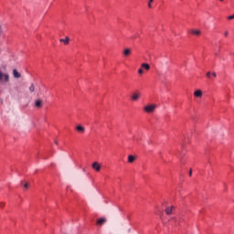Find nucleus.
I'll return each instance as SVG.
<instances>
[{
    "instance_id": "f257e3e1",
    "label": "nucleus",
    "mask_w": 234,
    "mask_h": 234,
    "mask_svg": "<svg viewBox=\"0 0 234 234\" xmlns=\"http://www.w3.org/2000/svg\"><path fill=\"white\" fill-rule=\"evenodd\" d=\"M10 81V74L0 70V83H8Z\"/></svg>"
},
{
    "instance_id": "f03ea898",
    "label": "nucleus",
    "mask_w": 234,
    "mask_h": 234,
    "mask_svg": "<svg viewBox=\"0 0 234 234\" xmlns=\"http://www.w3.org/2000/svg\"><path fill=\"white\" fill-rule=\"evenodd\" d=\"M156 109V105L154 104H150L144 107V112H154V110Z\"/></svg>"
},
{
    "instance_id": "7ed1b4c3",
    "label": "nucleus",
    "mask_w": 234,
    "mask_h": 234,
    "mask_svg": "<svg viewBox=\"0 0 234 234\" xmlns=\"http://www.w3.org/2000/svg\"><path fill=\"white\" fill-rule=\"evenodd\" d=\"M91 167L92 169H94V171H97V173H100V171H101V165L98 162L92 163Z\"/></svg>"
},
{
    "instance_id": "20e7f679",
    "label": "nucleus",
    "mask_w": 234,
    "mask_h": 234,
    "mask_svg": "<svg viewBox=\"0 0 234 234\" xmlns=\"http://www.w3.org/2000/svg\"><path fill=\"white\" fill-rule=\"evenodd\" d=\"M141 96H142V93L135 92V93H133V95L131 96V99L133 101H138V100H140Z\"/></svg>"
},
{
    "instance_id": "39448f33",
    "label": "nucleus",
    "mask_w": 234,
    "mask_h": 234,
    "mask_svg": "<svg viewBox=\"0 0 234 234\" xmlns=\"http://www.w3.org/2000/svg\"><path fill=\"white\" fill-rule=\"evenodd\" d=\"M190 34H192V36H196L197 37H198L202 34V31H200V29H191Z\"/></svg>"
},
{
    "instance_id": "423d86ee",
    "label": "nucleus",
    "mask_w": 234,
    "mask_h": 234,
    "mask_svg": "<svg viewBox=\"0 0 234 234\" xmlns=\"http://www.w3.org/2000/svg\"><path fill=\"white\" fill-rule=\"evenodd\" d=\"M173 211H175V207H174V206L167 207L165 209V213L166 215H173Z\"/></svg>"
},
{
    "instance_id": "0eeeda50",
    "label": "nucleus",
    "mask_w": 234,
    "mask_h": 234,
    "mask_svg": "<svg viewBox=\"0 0 234 234\" xmlns=\"http://www.w3.org/2000/svg\"><path fill=\"white\" fill-rule=\"evenodd\" d=\"M35 106L37 107V109H41V107H43V100L41 99L36 100Z\"/></svg>"
},
{
    "instance_id": "6e6552de",
    "label": "nucleus",
    "mask_w": 234,
    "mask_h": 234,
    "mask_svg": "<svg viewBox=\"0 0 234 234\" xmlns=\"http://www.w3.org/2000/svg\"><path fill=\"white\" fill-rule=\"evenodd\" d=\"M13 76L16 80H19V78H21V73H19V71H17V69H13Z\"/></svg>"
},
{
    "instance_id": "1a4fd4ad",
    "label": "nucleus",
    "mask_w": 234,
    "mask_h": 234,
    "mask_svg": "<svg viewBox=\"0 0 234 234\" xmlns=\"http://www.w3.org/2000/svg\"><path fill=\"white\" fill-rule=\"evenodd\" d=\"M105 222H107V219L105 218H101L97 220L98 226H103V224H105Z\"/></svg>"
},
{
    "instance_id": "9d476101",
    "label": "nucleus",
    "mask_w": 234,
    "mask_h": 234,
    "mask_svg": "<svg viewBox=\"0 0 234 234\" xmlns=\"http://www.w3.org/2000/svg\"><path fill=\"white\" fill-rule=\"evenodd\" d=\"M59 41L60 43H64V45H69L70 38H69V37H66L65 38H60Z\"/></svg>"
},
{
    "instance_id": "9b49d317",
    "label": "nucleus",
    "mask_w": 234,
    "mask_h": 234,
    "mask_svg": "<svg viewBox=\"0 0 234 234\" xmlns=\"http://www.w3.org/2000/svg\"><path fill=\"white\" fill-rule=\"evenodd\" d=\"M194 96H195L196 98H202V90H196V91L194 92Z\"/></svg>"
},
{
    "instance_id": "f8f14e48",
    "label": "nucleus",
    "mask_w": 234,
    "mask_h": 234,
    "mask_svg": "<svg viewBox=\"0 0 234 234\" xmlns=\"http://www.w3.org/2000/svg\"><path fill=\"white\" fill-rule=\"evenodd\" d=\"M76 130L78 131V133H85V127H83L82 125H78L76 127Z\"/></svg>"
},
{
    "instance_id": "ddd939ff",
    "label": "nucleus",
    "mask_w": 234,
    "mask_h": 234,
    "mask_svg": "<svg viewBox=\"0 0 234 234\" xmlns=\"http://www.w3.org/2000/svg\"><path fill=\"white\" fill-rule=\"evenodd\" d=\"M123 56H125L126 58L131 56V48H125L123 50Z\"/></svg>"
},
{
    "instance_id": "4468645a",
    "label": "nucleus",
    "mask_w": 234,
    "mask_h": 234,
    "mask_svg": "<svg viewBox=\"0 0 234 234\" xmlns=\"http://www.w3.org/2000/svg\"><path fill=\"white\" fill-rule=\"evenodd\" d=\"M134 160H136V156H134V155H129L128 156L129 164H133V162H134Z\"/></svg>"
},
{
    "instance_id": "2eb2a0df",
    "label": "nucleus",
    "mask_w": 234,
    "mask_h": 234,
    "mask_svg": "<svg viewBox=\"0 0 234 234\" xmlns=\"http://www.w3.org/2000/svg\"><path fill=\"white\" fill-rule=\"evenodd\" d=\"M142 68L145 69V70H149L151 69V66L147 63H143Z\"/></svg>"
},
{
    "instance_id": "dca6fc26",
    "label": "nucleus",
    "mask_w": 234,
    "mask_h": 234,
    "mask_svg": "<svg viewBox=\"0 0 234 234\" xmlns=\"http://www.w3.org/2000/svg\"><path fill=\"white\" fill-rule=\"evenodd\" d=\"M36 90V86L34 84H31L29 87V92H34Z\"/></svg>"
},
{
    "instance_id": "f3484780",
    "label": "nucleus",
    "mask_w": 234,
    "mask_h": 234,
    "mask_svg": "<svg viewBox=\"0 0 234 234\" xmlns=\"http://www.w3.org/2000/svg\"><path fill=\"white\" fill-rule=\"evenodd\" d=\"M169 222H173L174 224H176V218L173 217L169 219Z\"/></svg>"
},
{
    "instance_id": "a211bd4d",
    "label": "nucleus",
    "mask_w": 234,
    "mask_h": 234,
    "mask_svg": "<svg viewBox=\"0 0 234 234\" xmlns=\"http://www.w3.org/2000/svg\"><path fill=\"white\" fill-rule=\"evenodd\" d=\"M154 0H149V3H148V8H153V5L152 3H154Z\"/></svg>"
},
{
    "instance_id": "6ab92c4d",
    "label": "nucleus",
    "mask_w": 234,
    "mask_h": 234,
    "mask_svg": "<svg viewBox=\"0 0 234 234\" xmlns=\"http://www.w3.org/2000/svg\"><path fill=\"white\" fill-rule=\"evenodd\" d=\"M23 186H24V189H28L29 185H28V183H25L23 185Z\"/></svg>"
},
{
    "instance_id": "aec40b11",
    "label": "nucleus",
    "mask_w": 234,
    "mask_h": 234,
    "mask_svg": "<svg viewBox=\"0 0 234 234\" xmlns=\"http://www.w3.org/2000/svg\"><path fill=\"white\" fill-rule=\"evenodd\" d=\"M138 74H141V75L144 74V69H138Z\"/></svg>"
},
{
    "instance_id": "412c9836",
    "label": "nucleus",
    "mask_w": 234,
    "mask_h": 234,
    "mask_svg": "<svg viewBox=\"0 0 234 234\" xmlns=\"http://www.w3.org/2000/svg\"><path fill=\"white\" fill-rule=\"evenodd\" d=\"M207 78H209V80H211V72L207 73Z\"/></svg>"
},
{
    "instance_id": "4be33fe9",
    "label": "nucleus",
    "mask_w": 234,
    "mask_h": 234,
    "mask_svg": "<svg viewBox=\"0 0 234 234\" xmlns=\"http://www.w3.org/2000/svg\"><path fill=\"white\" fill-rule=\"evenodd\" d=\"M229 20L234 19V15L228 16Z\"/></svg>"
},
{
    "instance_id": "5701e85b",
    "label": "nucleus",
    "mask_w": 234,
    "mask_h": 234,
    "mask_svg": "<svg viewBox=\"0 0 234 234\" xmlns=\"http://www.w3.org/2000/svg\"><path fill=\"white\" fill-rule=\"evenodd\" d=\"M0 207H1V208L5 207V202H1V203H0Z\"/></svg>"
},
{
    "instance_id": "b1692460",
    "label": "nucleus",
    "mask_w": 234,
    "mask_h": 234,
    "mask_svg": "<svg viewBox=\"0 0 234 234\" xmlns=\"http://www.w3.org/2000/svg\"><path fill=\"white\" fill-rule=\"evenodd\" d=\"M229 35V32L225 31V37H228Z\"/></svg>"
},
{
    "instance_id": "393cba45",
    "label": "nucleus",
    "mask_w": 234,
    "mask_h": 234,
    "mask_svg": "<svg viewBox=\"0 0 234 234\" xmlns=\"http://www.w3.org/2000/svg\"><path fill=\"white\" fill-rule=\"evenodd\" d=\"M193 176V170L190 169L189 171V176Z\"/></svg>"
},
{
    "instance_id": "a878e982",
    "label": "nucleus",
    "mask_w": 234,
    "mask_h": 234,
    "mask_svg": "<svg viewBox=\"0 0 234 234\" xmlns=\"http://www.w3.org/2000/svg\"><path fill=\"white\" fill-rule=\"evenodd\" d=\"M212 76H213V78H217V73L213 72Z\"/></svg>"
},
{
    "instance_id": "bb28decb",
    "label": "nucleus",
    "mask_w": 234,
    "mask_h": 234,
    "mask_svg": "<svg viewBox=\"0 0 234 234\" xmlns=\"http://www.w3.org/2000/svg\"><path fill=\"white\" fill-rule=\"evenodd\" d=\"M55 144H56V145H58V142L57 141H55Z\"/></svg>"
},
{
    "instance_id": "cd10ccee",
    "label": "nucleus",
    "mask_w": 234,
    "mask_h": 234,
    "mask_svg": "<svg viewBox=\"0 0 234 234\" xmlns=\"http://www.w3.org/2000/svg\"><path fill=\"white\" fill-rule=\"evenodd\" d=\"M221 3L224 1V0H219Z\"/></svg>"
},
{
    "instance_id": "c85d7f7f",
    "label": "nucleus",
    "mask_w": 234,
    "mask_h": 234,
    "mask_svg": "<svg viewBox=\"0 0 234 234\" xmlns=\"http://www.w3.org/2000/svg\"><path fill=\"white\" fill-rule=\"evenodd\" d=\"M21 185L23 186V181L21 182Z\"/></svg>"
}]
</instances>
